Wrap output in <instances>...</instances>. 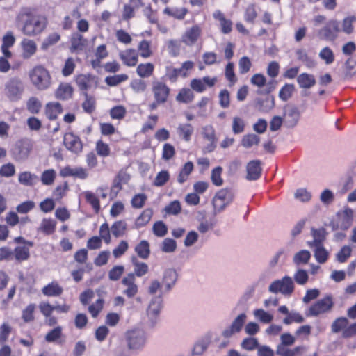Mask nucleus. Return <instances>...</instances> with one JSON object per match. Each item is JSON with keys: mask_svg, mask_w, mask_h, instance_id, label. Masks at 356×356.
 <instances>
[{"mask_svg": "<svg viewBox=\"0 0 356 356\" xmlns=\"http://www.w3.org/2000/svg\"><path fill=\"white\" fill-rule=\"evenodd\" d=\"M311 258V253L308 250H302L296 253L293 261L296 265L305 264Z\"/></svg>", "mask_w": 356, "mask_h": 356, "instance_id": "nucleus-38", "label": "nucleus"}, {"mask_svg": "<svg viewBox=\"0 0 356 356\" xmlns=\"http://www.w3.org/2000/svg\"><path fill=\"white\" fill-rule=\"evenodd\" d=\"M296 55L298 59L303 63L308 68H312L315 67L316 63L312 58L308 56L305 50L298 49L296 51Z\"/></svg>", "mask_w": 356, "mask_h": 356, "instance_id": "nucleus-37", "label": "nucleus"}, {"mask_svg": "<svg viewBox=\"0 0 356 356\" xmlns=\"http://www.w3.org/2000/svg\"><path fill=\"white\" fill-rule=\"evenodd\" d=\"M76 83L81 90L86 92L90 88L92 85H96L97 81L95 76L87 74L78 75L76 77Z\"/></svg>", "mask_w": 356, "mask_h": 356, "instance_id": "nucleus-20", "label": "nucleus"}, {"mask_svg": "<svg viewBox=\"0 0 356 356\" xmlns=\"http://www.w3.org/2000/svg\"><path fill=\"white\" fill-rule=\"evenodd\" d=\"M314 248V256L316 261L319 264H325L329 258V252L323 247V245L316 246Z\"/></svg>", "mask_w": 356, "mask_h": 356, "instance_id": "nucleus-33", "label": "nucleus"}, {"mask_svg": "<svg viewBox=\"0 0 356 356\" xmlns=\"http://www.w3.org/2000/svg\"><path fill=\"white\" fill-rule=\"evenodd\" d=\"M63 143L67 150L74 154H79L82 152L83 144L79 136L73 133H67L63 137Z\"/></svg>", "mask_w": 356, "mask_h": 356, "instance_id": "nucleus-13", "label": "nucleus"}, {"mask_svg": "<svg viewBox=\"0 0 356 356\" xmlns=\"http://www.w3.org/2000/svg\"><path fill=\"white\" fill-rule=\"evenodd\" d=\"M301 113L299 108L291 104L286 105L283 108V123L289 129L296 127L300 121Z\"/></svg>", "mask_w": 356, "mask_h": 356, "instance_id": "nucleus-8", "label": "nucleus"}, {"mask_svg": "<svg viewBox=\"0 0 356 356\" xmlns=\"http://www.w3.org/2000/svg\"><path fill=\"white\" fill-rule=\"evenodd\" d=\"M194 99V94L189 88H182L176 97L178 102L189 103Z\"/></svg>", "mask_w": 356, "mask_h": 356, "instance_id": "nucleus-45", "label": "nucleus"}, {"mask_svg": "<svg viewBox=\"0 0 356 356\" xmlns=\"http://www.w3.org/2000/svg\"><path fill=\"white\" fill-rule=\"evenodd\" d=\"M169 179H170V174H169L168 171L161 170L156 175V176L154 179V185L156 186H162L165 183L168 182Z\"/></svg>", "mask_w": 356, "mask_h": 356, "instance_id": "nucleus-63", "label": "nucleus"}, {"mask_svg": "<svg viewBox=\"0 0 356 356\" xmlns=\"http://www.w3.org/2000/svg\"><path fill=\"white\" fill-rule=\"evenodd\" d=\"M60 39V36L57 33H53L49 34L43 41L42 44V48L47 49L50 46H52L57 43Z\"/></svg>", "mask_w": 356, "mask_h": 356, "instance_id": "nucleus-64", "label": "nucleus"}, {"mask_svg": "<svg viewBox=\"0 0 356 356\" xmlns=\"http://www.w3.org/2000/svg\"><path fill=\"white\" fill-rule=\"evenodd\" d=\"M245 123L244 120L238 116L233 118L232 129L234 134H239L244 131Z\"/></svg>", "mask_w": 356, "mask_h": 356, "instance_id": "nucleus-50", "label": "nucleus"}, {"mask_svg": "<svg viewBox=\"0 0 356 356\" xmlns=\"http://www.w3.org/2000/svg\"><path fill=\"white\" fill-rule=\"evenodd\" d=\"M124 339L127 350L133 353L141 352L148 342V334L142 327L134 326L124 334Z\"/></svg>", "mask_w": 356, "mask_h": 356, "instance_id": "nucleus-2", "label": "nucleus"}, {"mask_svg": "<svg viewBox=\"0 0 356 356\" xmlns=\"http://www.w3.org/2000/svg\"><path fill=\"white\" fill-rule=\"evenodd\" d=\"M203 138L208 141V145L204 148V152H211L216 148V138L214 128L211 125H206L202 128Z\"/></svg>", "mask_w": 356, "mask_h": 356, "instance_id": "nucleus-16", "label": "nucleus"}, {"mask_svg": "<svg viewBox=\"0 0 356 356\" xmlns=\"http://www.w3.org/2000/svg\"><path fill=\"white\" fill-rule=\"evenodd\" d=\"M294 85L286 83L279 92V97L283 101H287L293 94Z\"/></svg>", "mask_w": 356, "mask_h": 356, "instance_id": "nucleus-59", "label": "nucleus"}, {"mask_svg": "<svg viewBox=\"0 0 356 356\" xmlns=\"http://www.w3.org/2000/svg\"><path fill=\"white\" fill-rule=\"evenodd\" d=\"M334 304L332 296L330 294L326 295L310 306L307 316H318L321 314H327L332 310Z\"/></svg>", "mask_w": 356, "mask_h": 356, "instance_id": "nucleus-5", "label": "nucleus"}, {"mask_svg": "<svg viewBox=\"0 0 356 356\" xmlns=\"http://www.w3.org/2000/svg\"><path fill=\"white\" fill-rule=\"evenodd\" d=\"M119 56L122 63L129 67L135 66L138 60V52L134 49H127L121 51L119 53Z\"/></svg>", "mask_w": 356, "mask_h": 356, "instance_id": "nucleus-19", "label": "nucleus"}, {"mask_svg": "<svg viewBox=\"0 0 356 356\" xmlns=\"http://www.w3.org/2000/svg\"><path fill=\"white\" fill-rule=\"evenodd\" d=\"M131 262L134 267V275H136L137 277H140L148 272L149 267L147 264L144 262L139 261L136 257H133L131 258Z\"/></svg>", "mask_w": 356, "mask_h": 356, "instance_id": "nucleus-32", "label": "nucleus"}, {"mask_svg": "<svg viewBox=\"0 0 356 356\" xmlns=\"http://www.w3.org/2000/svg\"><path fill=\"white\" fill-rule=\"evenodd\" d=\"M170 89L163 82L155 81L152 82V92L154 99L157 102L165 103L168 100Z\"/></svg>", "mask_w": 356, "mask_h": 356, "instance_id": "nucleus-12", "label": "nucleus"}, {"mask_svg": "<svg viewBox=\"0 0 356 356\" xmlns=\"http://www.w3.org/2000/svg\"><path fill=\"white\" fill-rule=\"evenodd\" d=\"M339 31L338 22L331 20L319 31V35L324 40L332 41L336 38Z\"/></svg>", "mask_w": 356, "mask_h": 356, "instance_id": "nucleus-14", "label": "nucleus"}, {"mask_svg": "<svg viewBox=\"0 0 356 356\" xmlns=\"http://www.w3.org/2000/svg\"><path fill=\"white\" fill-rule=\"evenodd\" d=\"M311 234L313 237V241L307 242V245L310 248L323 245L322 243L325 241L326 236V231L324 228H312Z\"/></svg>", "mask_w": 356, "mask_h": 356, "instance_id": "nucleus-23", "label": "nucleus"}, {"mask_svg": "<svg viewBox=\"0 0 356 356\" xmlns=\"http://www.w3.org/2000/svg\"><path fill=\"white\" fill-rule=\"evenodd\" d=\"M153 211L151 209H146L136 220V226L141 227L145 225L151 219Z\"/></svg>", "mask_w": 356, "mask_h": 356, "instance_id": "nucleus-46", "label": "nucleus"}, {"mask_svg": "<svg viewBox=\"0 0 356 356\" xmlns=\"http://www.w3.org/2000/svg\"><path fill=\"white\" fill-rule=\"evenodd\" d=\"M259 142V136L254 134H249L243 136L241 145L245 148H250L254 145H258Z\"/></svg>", "mask_w": 356, "mask_h": 356, "instance_id": "nucleus-40", "label": "nucleus"}, {"mask_svg": "<svg viewBox=\"0 0 356 356\" xmlns=\"http://www.w3.org/2000/svg\"><path fill=\"white\" fill-rule=\"evenodd\" d=\"M235 193L231 188H225L218 191L213 198V205L216 213H221L234 200Z\"/></svg>", "mask_w": 356, "mask_h": 356, "instance_id": "nucleus-4", "label": "nucleus"}, {"mask_svg": "<svg viewBox=\"0 0 356 356\" xmlns=\"http://www.w3.org/2000/svg\"><path fill=\"white\" fill-rule=\"evenodd\" d=\"M33 149V144L29 139L17 141L15 145L12 153L13 158L17 161H25Z\"/></svg>", "mask_w": 356, "mask_h": 356, "instance_id": "nucleus-10", "label": "nucleus"}, {"mask_svg": "<svg viewBox=\"0 0 356 356\" xmlns=\"http://www.w3.org/2000/svg\"><path fill=\"white\" fill-rule=\"evenodd\" d=\"M127 181V175L125 173H119L113 180L111 187V193L117 194L122 189V183Z\"/></svg>", "mask_w": 356, "mask_h": 356, "instance_id": "nucleus-47", "label": "nucleus"}, {"mask_svg": "<svg viewBox=\"0 0 356 356\" xmlns=\"http://www.w3.org/2000/svg\"><path fill=\"white\" fill-rule=\"evenodd\" d=\"M22 57L28 59L34 55L37 51L36 43L30 39L25 38L21 42Z\"/></svg>", "mask_w": 356, "mask_h": 356, "instance_id": "nucleus-24", "label": "nucleus"}, {"mask_svg": "<svg viewBox=\"0 0 356 356\" xmlns=\"http://www.w3.org/2000/svg\"><path fill=\"white\" fill-rule=\"evenodd\" d=\"M38 177L29 171H24L19 174L18 181L26 186H33L38 182Z\"/></svg>", "mask_w": 356, "mask_h": 356, "instance_id": "nucleus-26", "label": "nucleus"}, {"mask_svg": "<svg viewBox=\"0 0 356 356\" xmlns=\"http://www.w3.org/2000/svg\"><path fill=\"white\" fill-rule=\"evenodd\" d=\"M194 128L189 123L179 124L177 128L178 136L186 142L191 140Z\"/></svg>", "mask_w": 356, "mask_h": 356, "instance_id": "nucleus-27", "label": "nucleus"}, {"mask_svg": "<svg viewBox=\"0 0 356 356\" xmlns=\"http://www.w3.org/2000/svg\"><path fill=\"white\" fill-rule=\"evenodd\" d=\"M348 324V320L346 317H339L334 320L331 325L332 332L338 333L343 330Z\"/></svg>", "mask_w": 356, "mask_h": 356, "instance_id": "nucleus-54", "label": "nucleus"}, {"mask_svg": "<svg viewBox=\"0 0 356 356\" xmlns=\"http://www.w3.org/2000/svg\"><path fill=\"white\" fill-rule=\"evenodd\" d=\"M122 283L127 289L123 293L129 298L134 297L138 293V286L135 284V276L133 273H129L122 279Z\"/></svg>", "mask_w": 356, "mask_h": 356, "instance_id": "nucleus-21", "label": "nucleus"}, {"mask_svg": "<svg viewBox=\"0 0 356 356\" xmlns=\"http://www.w3.org/2000/svg\"><path fill=\"white\" fill-rule=\"evenodd\" d=\"M16 23L22 26L25 35L34 37L44 31L47 22L44 17L34 14L31 8L22 7L16 15Z\"/></svg>", "mask_w": 356, "mask_h": 356, "instance_id": "nucleus-1", "label": "nucleus"}, {"mask_svg": "<svg viewBox=\"0 0 356 356\" xmlns=\"http://www.w3.org/2000/svg\"><path fill=\"white\" fill-rule=\"evenodd\" d=\"M253 314L257 320L266 324L270 323L273 319V316L263 309H254Z\"/></svg>", "mask_w": 356, "mask_h": 356, "instance_id": "nucleus-39", "label": "nucleus"}, {"mask_svg": "<svg viewBox=\"0 0 356 356\" xmlns=\"http://www.w3.org/2000/svg\"><path fill=\"white\" fill-rule=\"evenodd\" d=\"M153 233L158 237H163L168 233V227L163 221H156L152 227Z\"/></svg>", "mask_w": 356, "mask_h": 356, "instance_id": "nucleus-58", "label": "nucleus"}, {"mask_svg": "<svg viewBox=\"0 0 356 356\" xmlns=\"http://www.w3.org/2000/svg\"><path fill=\"white\" fill-rule=\"evenodd\" d=\"M202 34V29L199 25H194L187 29L181 37V41L187 46L193 45Z\"/></svg>", "mask_w": 356, "mask_h": 356, "instance_id": "nucleus-15", "label": "nucleus"}, {"mask_svg": "<svg viewBox=\"0 0 356 356\" xmlns=\"http://www.w3.org/2000/svg\"><path fill=\"white\" fill-rule=\"evenodd\" d=\"M73 88L68 83H61L56 92V96L60 99H67L72 97Z\"/></svg>", "mask_w": 356, "mask_h": 356, "instance_id": "nucleus-30", "label": "nucleus"}, {"mask_svg": "<svg viewBox=\"0 0 356 356\" xmlns=\"http://www.w3.org/2000/svg\"><path fill=\"white\" fill-rule=\"evenodd\" d=\"M134 250L140 258L143 259H148L150 254V245L149 242L146 240L141 241L136 245Z\"/></svg>", "mask_w": 356, "mask_h": 356, "instance_id": "nucleus-29", "label": "nucleus"}, {"mask_svg": "<svg viewBox=\"0 0 356 356\" xmlns=\"http://www.w3.org/2000/svg\"><path fill=\"white\" fill-rule=\"evenodd\" d=\"M177 242L172 238H165L161 244V250L165 253H172L177 250Z\"/></svg>", "mask_w": 356, "mask_h": 356, "instance_id": "nucleus-52", "label": "nucleus"}, {"mask_svg": "<svg viewBox=\"0 0 356 356\" xmlns=\"http://www.w3.org/2000/svg\"><path fill=\"white\" fill-rule=\"evenodd\" d=\"M62 336V327L58 326L49 331L45 336V340L49 343L56 342Z\"/></svg>", "mask_w": 356, "mask_h": 356, "instance_id": "nucleus-60", "label": "nucleus"}, {"mask_svg": "<svg viewBox=\"0 0 356 356\" xmlns=\"http://www.w3.org/2000/svg\"><path fill=\"white\" fill-rule=\"evenodd\" d=\"M13 252L15 259L19 261L27 260L30 256L29 248L24 246L16 247Z\"/></svg>", "mask_w": 356, "mask_h": 356, "instance_id": "nucleus-53", "label": "nucleus"}, {"mask_svg": "<svg viewBox=\"0 0 356 356\" xmlns=\"http://www.w3.org/2000/svg\"><path fill=\"white\" fill-rule=\"evenodd\" d=\"M154 69V65L150 63L140 64L136 68V73L140 77H149L152 74Z\"/></svg>", "mask_w": 356, "mask_h": 356, "instance_id": "nucleus-36", "label": "nucleus"}, {"mask_svg": "<svg viewBox=\"0 0 356 356\" xmlns=\"http://www.w3.org/2000/svg\"><path fill=\"white\" fill-rule=\"evenodd\" d=\"M319 57L325 61V64L330 65L334 60V56L332 50L328 47H324L319 52Z\"/></svg>", "mask_w": 356, "mask_h": 356, "instance_id": "nucleus-57", "label": "nucleus"}, {"mask_svg": "<svg viewBox=\"0 0 356 356\" xmlns=\"http://www.w3.org/2000/svg\"><path fill=\"white\" fill-rule=\"evenodd\" d=\"M302 349V347L301 346L290 350L283 347V346H277L276 353L280 356H297Z\"/></svg>", "mask_w": 356, "mask_h": 356, "instance_id": "nucleus-56", "label": "nucleus"}, {"mask_svg": "<svg viewBox=\"0 0 356 356\" xmlns=\"http://www.w3.org/2000/svg\"><path fill=\"white\" fill-rule=\"evenodd\" d=\"M338 216L340 229L346 230L352 225L353 221V211L352 209L346 208L343 211L338 213Z\"/></svg>", "mask_w": 356, "mask_h": 356, "instance_id": "nucleus-22", "label": "nucleus"}, {"mask_svg": "<svg viewBox=\"0 0 356 356\" xmlns=\"http://www.w3.org/2000/svg\"><path fill=\"white\" fill-rule=\"evenodd\" d=\"M56 172L53 169L44 170L41 175V181L44 185H51L56 179Z\"/></svg>", "mask_w": 356, "mask_h": 356, "instance_id": "nucleus-51", "label": "nucleus"}, {"mask_svg": "<svg viewBox=\"0 0 356 356\" xmlns=\"http://www.w3.org/2000/svg\"><path fill=\"white\" fill-rule=\"evenodd\" d=\"M62 111V106L58 102L49 103L46 106V115L49 120H55Z\"/></svg>", "mask_w": 356, "mask_h": 356, "instance_id": "nucleus-31", "label": "nucleus"}, {"mask_svg": "<svg viewBox=\"0 0 356 356\" xmlns=\"http://www.w3.org/2000/svg\"><path fill=\"white\" fill-rule=\"evenodd\" d=\"M211 343V340L209 338H204L201 340L197 341L193 349V355H201L204 353V351L208 348L209 344Z\"/></svg>", "mask_w": 356, "mask_h": 356, "instance_id": "nucleus-34", "label": "nucleus"}, {"mask_svg": "<svg viewBox=\"0 0 356 356\" xmlns=\"http://www.w3.org/2000/svg\"><path fill=\"white\" fill-rule=\"evenodd\" d=\"M42 292L44 296L56 297L60 296L63 292V289L58 282H52L44 286Z\"/></svg>", "mask_w": 356, "mask_h": 356, "instance_id": "nucleus-28", "label": "nucleus"}, {"mask_svg": "<svg viewBox=\"0 0 356 356\" xmlns=\"http://www.w3.org/2000/svg\"><path fill=\"white\" fill-rule=\"evenodd\" d=\"M162 307L163 300L160 296L154 297L149 302L146 310V314L151 326H154L158 322L159 316Z\"/></svg>", "mask_w": 356, "mask_h": 356, "instance_id": "nucleus-11", "label": "nucleus"}, {"mask_svg": "<svg viewBox=\"0 0 356 356\" xmlns=\"http://www.w3.org/2000/svg\"><path fill=\"white\" fill-rule=\"evenodd\" d=\"M127 229V223L123 220H119L113 223L111 231L115 237L122 236Z\"/></svg>", "mask_w": 356, "mask_h": 356, "instance_id": "nucleus-49", "label": "nucleus"}, {"mask_svg": "<svg viewBox=\"0 0 356 356\" xmlns=\"http://www.w3.org/2000/svg\"><path fill=\"white\" fill-rule=\"evenodd\" d=\"M31 83L39 90L49 88L51 84V76L49 72L42 65L35 66L29 72Z\"/></svg>", "mask_w": 356, "mask_h": 356, "instance_id": "nucleus-3", "label": "nucleus"}, {"mask_svg": "<svg viewBox=\"0 0 356 356\" xmlns=\"http://www.w3.org/2000/svg\"><path fill=\"white\" fill-rule=\"evenodd\" d=\"M294 290V283L291 277L284 276L281 280H277L273 282L268 291L273 293H281L283 295H291Z\"/></svg>", "mask_w": 356, "mask_h": 356, "instance_id": "nucleus-7", "label": "nucleus"}, {"mask_svg": "<svg viewBox=\"0 0 356 356\" xmlns=\"http://www.w3.org/2000/svg\"><path fill=\"white\" fill-rule=\"evenodd\" d=\"M247 175L246 179L248 181H255L258 179L261 175V161L259 160H252L248 163L246 165Z\"/></svg>", "mask_w": 356, "mask_h": 356, "instance_id": "nucleus-18", "label": "nucleus"}, {"mask_svg": "<svg viewBox=\"0 0 356 356\" xmlns=\"http://www.w3.org/2000/svg\"><path fill=\"white\" fill-rule=\"evenodd\" d=\"M84 196L86 201L91 204L96 213H97L100 209V204L98 198L90 191H86L84 193Z\"/></svg>", "mask_w": 356, "mask_h": 356, "instance_id": "nucleus-61", "label": "nucleus"}, {"mask_svg": "<svg viewBox=\"0 0 356 356\" xmlns=\"http://www.w3.org/2000/svg\"><path fill=\"white\" fill-rule=\"evenodd\" d=\"M257 104L259 106V110L264 113L270 111L275 106L274 98L273 97H266L264 99H259Z\"/></svg>", "mask_w": 356, "mask_h": 356, "instance_id": "nucleus-41", "label": "nucleus"}, {"mask_svg": "<svg viewBox=\"0 0 356 356\" xmlns=\"http://www.w3.org/2000/svg\"><path fill=\"white\" fill-rule=\"evenodd\" d=\"M128 79V76L124 74L107 76L105 79L106 83L109 86H115Z\"/></svg>", "mask_w": 356, "mask_h": 356, "instance_id": "nucleus-55", "label": "nucleus"}, {"mask_svg": "<svg viewBox=\"0 0 356 356\" xmlns=\"http://www.w3.org/2000/svg\"><path fill=\"white\" fill-rule=\"evenodd\" d=\"M56 222L51 218H44L40 224L39 229L46 234H51L55 231Z\"/></svg>", "mask_w": 356, "mask_h": 356, "instance_id": "nucleus-42", "label": "nucleus"}, {"mask_svg": "<svg viewBox=\"0 0 356 356\" xmlns=\"http://www.w3.org/2000/svg\"><path fill=\"white\" fill-rule=\"evenodd\" d=\"M177 280V273L173 268L166 269L162 278V286L163 287V293L169 292L175 285Z\"/></svg>", "mask_w": 356, "mask_h": 356, "instance_id": "nucleus-17", "label": "nucleus"}, {"mask_svg": "<svg viewBox=\"0 0 356 356\" xmlns=\"http://www.w3.org/2000/svg\"><path fill=\"white\" fill-rule=\"evenodd\" d=\"M188 10L186 8H165L163 13L166 15L172 16L178 19H183L186 15Z\"/></svg>", "mask_w": 356, "mask_h": 356, "instance_id": "nucleus-35", "label": "nucleus"}, {"mask_svg": "<svg viewBox=\"0 0 356 356\" xmlns=\"http://www.w3.org/2000/svg\"><path fill=\"white\" fill-rule=\"evenodd\" d=\"M27 110L32 114H37L42 108V104L37 97H31L26 103Z\"/></svg>", "mask_w": 356, "mask_h": 356, "instance_id": "nucleus-48", "label": "nucleus"}, {"mask_svg": "<svg viewBox=\"0 0 356 356\" xmlns=\"http://www.w3.org/2000/svg\"><path fill=\"white\" fill-rule=\"evenodd\" d=\"M297 82L300 88L304 89H309L316 83L314 76L306 72L302 73L297 76Z\"/></svg>", "mask_w": 356, "mask_h": 356, "instance_id": "nucleus-25", "label": "nucleus"}, {"mask_svg": "<svg viewBox=\"0 0 356 356\" xmlns=\"http://www.w3.org/2000/svg\"><path fill=\"white\" fill-rule=\"evenodd\" d=\"M248 316L245 313H241L237 315L232 321L231 324L225 327L221 333L222 337L229 339L234 334L241 332L247 321Z\"/></svg>", "mask_w": 356, "mask_h": 356, "instance_id": "nucleus-9", "label": "nucleus"}, {"mask_svg": "<svg viewBox=\"0 0 356 356\" xmlns=\"http://www.w3.org/2000/svg\"><path fill=\"white\" fill-rule=\"evenodd\" d=\"M193 170V164L192 162L188 161L185 163L183 168L181 170L177 178V181L180 184L184 183Z\"/></svg>", "mask_w": 356, "mask_h": 356, "instance_id": "nucleus-44", "label": "nucleus"}, {"mask_svg": "<svg viewBox=\"0 0 356 356\" xmlns=\"http://www.w3.org/2000/svg\"><path fill=\"white\" fill-rule=\"evenodd\" d=\"M5 95L11 102L21 99L24 90L23 82L17 78L8 80L5 84Z\"/></svg>", "mask_w": 356, "mask_h": 356, "instance_id": "nucleus-6", "label": "nucleus"}, {"mask_svg": "<svg viewBox=\"0 0 356 356\" xmlns=\"http://www.w3.org/2000/svg\"><path fill=\"white\" fill-rule=\"evenodd\" d=\"M352 249L349 245H344L337 254V260L340 263H344L351 255Z\"/></svg>", "mask_w": 356, "mask_h": 356, "instance_id": "nucleus-62", "label": "nucleus"}, {"mask_svg": "<svg viewBox=\"0 0 356 356\" xmlns=\"http://www.w3.org/2000/svg\"><path fill=\"white\" fill-rule=\"evenodd\" d=\"M259 345L257 339L254 337L245 338L241 343V348L248 351H252L255 349L257 350Z\"/></svg>", "mask_w": 356, "mask_h": 356, "instance_id": "nucleus-43", "label": "nucleus"}]
</instances>
